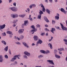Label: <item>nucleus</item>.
<instances>
[{
    "label": "nucleus",
    "mask_w": 67,
    "mask_h": 67,
    "mask_svg": "<svg viewBox=\"0 0 67 67\" xmlns=\"http://www.w3.org/2000/svg\"><path fill=\"white\" fill-rule=\"evenodd\" d=\"M10 10H11L12 11H14V12L17 11H18V9L15 8V7L10 8Z\"/></svg>",
    "instance_id": "obj_1"
},
{
    "label": "nucleus",
    "mask_w": 67,
    "mask_h": 67,
    "mask_svg": "<svg viewBox=\"0 0 67 67\" xmlns=\"http://www.w3.org/2000/svg\"><path fill=\"white\" fill-rule=\"evenodd\" d=\"M40 5L41 6V7L42 8V11H43V12H45V11H46V10H45V8L44 7V6L43 5V4H40Z\"/></svg>",
    "instance_id": "obj_2"
},
{
    "label": "nucleus",
    "mask_w": 67,
    "mask_h": 67,
    "mask_svg": "<svg viewBox=\"0 0 67 67\" xmlns=\"http://www.w3.org/2000/svg\"><path fill=\"white\" fill-rule=\"evenodd\" d=\"M60 25L61 26V27L63 30H65V31L67 30V28L65 27L62 24L60 23Z\"/></svg>",
    "instance_id": "obj_3"
},
{
    "label": "nucleus",
    "mask_w": 67,
    "mask_h": 67,
    "mask_svg": "<svg viewBox=\"0 0 67 67\" xmlns=\"http://www.w3.org/2000/svg\"><path fill=\"white\" fill-rule=\"evenodd\" d=\"M47 61L48 62H49V63H50V64H51V65H55V64H54V62H53V61L52 60H47Z\"/></svg>",
    "instance_id": "obj_4"
},
{
    "label": "nucleus",
    "mask_w": 67,
    "mask_h": 67,
    "mask_svg": "<svg viewBox=\"0 0 67 67\" xmlns=\"http://www.w3.org/2000/svg\"><path fill=\"white\" fill-rule=\"evenodd\" d=\"M24 29H19L18 31V33L20 34H22L24 32Z\"/></svg>",
    "instance_id": "obj_5"
},
{
    "label": "nucleus",
    "mask_w": 67,
    "mask_h": 67,
    "mask_svg": "<svg viewBox=\"0 0 67 67\" xmlns=\"http://www.w3.org/2000/svg\"><path fill=\"white\" fill-rule=\"evenodd\" d=\"M61 11H62V12H63L64 14H66V11L65 10V9L63 8H61L60 9Z\"/></svg>",
    "instance_id": "obj_6"
},
{
    "label": "nucleus",
    "mask_w": 67,
    "mask_h": 67,
    "mask_svg": "<svg viewBox=\"0 0 67 67\" xmlns=\"http://www.w3.org/2000/svg\"><path fill=\"white\" fill-rule=\"evenodd\" d=\"M34 39L35 41H37L38 40V37L36 36H34Z\"/></svg>",
    "instance_id": "obj_7"
},
{
    "label": "nucleus",
    "mask_w": 67,
    "mask_h": 67,
    "mask_svg": "<svg viewBox=\"0 0 67 67\" xmlns=\"http://www.w3.org/2000/svg\"><path fill=\"white\" fill-rule=\"evenodd\" d=\"M24 53L25 54V55H26L28 56H30V53H28V52L26 51L24 52Z\"/></svg>",
    "instance_id": "obj_8"
},
{
    "label": "nucleus",
    "mask_w": 67,
    "mask_h": 67,
    "mask_svg": "<svg viewBox=\"0 0 67 67\" xmlns=\"http://www.w3.org/2000/svg\"><path fill=\"white\" fill-rule=\"evenodd\" d=\"M3 60L2 55H0V62H2Z\"/></svg>",
    "instance_id": "obj_9"
},
{
    "label": "nucleus",
    "mask_w": 67,
    "mask_h": 67,
    "mask_svg": "<svg viewBox=\"0 0 67 67\" xmlns=\"http://www.w3.org/2000/svg\"><path fill=\"white\" fill-rule=\"evenodd\" d=\"M51 31L52 33H53V34H54V31H55V28H52L51 29Z\"/></svg>",
    "instance_id": "obj_10"
},
{
    "label": "nucleus",
    "mask_w": 67,
    "mask_h": 67,
    "mask_svg": "<svg viewBox=\"0 0 67 67\" xmlns=\"http://www.w3.org/2000/svg\"><path fill=\"white\" fill-rule=\"evenodd\" d=\"M5 24H4L3 25L0 26V27L1 29H4V27H5Z\"/></svg>",
    "instance_id": "obj_11"
},
{
    "label": "nucleus",
    "mask_w": 67,
    "mask_h": 67,
    "mask_svg": "<svg viewBox=\"0 0 67 67\" xmlns=\"http://www.w3.org/2000/svg\"><path fill=\"white\" fill-rule=\"evenodd\" d=\"M44 19L47 22H49V20H48V19L47 18V17H44Z\"/></svg>",
    "instance_id": "obj_12"
},
{
    "label": "nucleus",
    "mask_w": 67,
    "mask_h": 67,
    "mask_svg": "<svg viewBox=\"0 0 67 67\" xmlns=\"http://www.w3.org/2000/svg\"><path fill=\"white\" fill-rule=\"evenodd\" d=\"M23 44L24 45V46H26V47H27L28 48L29 46H27V44H26V43H25V42H23Z\"/></svg>",
    "instance_id": "obj_13"
},
{
    "label": "nucleus",
    "mask_w": 67,
    "mask_h": 67,
    "mask_svg": "<svg viewBox=\"0 0 67 67\" xmlns=\"http://www.w3.org/2000/svg\"><path fill=\"white\" fill-rule=\"evenodd\" d=\"M48 46L50 47L51 49H52L53 47H52V45L51 43H49L48 44Z\"/></svg>",
    "instance_id": "obj_14"
},
{
    "label": "nucleus",
    "mask_w": 67,
    "mask_h": 67,
    "mask_svg": "<svg viewBox=\"0 0 67 67\" xmlns=\"http://www.w3.org/2000/svg\"><path fill=\"white\" fill-rule=\"evenodd\" d=\"M1 42L4 45H6L7 43L4 40H3L1 41Z\"/></svg>",
    "instance_id": "obj_15"
},
{
    "label": "nucleus",
    "mask_w": 67,
    "mask_h": 67,
    "mask_svg": "<svg viewBox=\"0 0 67 67\" xmlns=\"http://www.w3.org/2000/svg\"><path fill=\"white\" fill-rule=\"evenodd\" d=\"M46 12H47V13H48L49 14H50V12H51V11H50L48 9H46Z\"/></svg>",
    "instance_id": "obj_16"
},
{
    "label": "nucleus",
    "mask_w": 67,
    "mask_h": 67,
    "mask_svg": "<svg viewBox=\"0 0 67 67\" xmlns=\"http://www.w3.org/2000/svg\"><path fill=\"white\" fill-rule=\"evenodd\" d=\"M16 59L15 58H12V59L11 60V62H14L15 60H16Z\"/></svg>",
    "instance_id": "obj_17"
},
{
    "label": "nucleus",
    "mask_w": 67,
    "mask_h": 67,
    "mask_svg": "<svg viewBox=\"0 0 67 67\" xmlns=\"http://www.w3.org/2000/svg\"><path fill=\"white\" fill-rule=\"evenodd\" d=\"M7 33L8 34H12V32L10 31H7Z\"/></svg>",
    "instance_id": "obj_18"
},
{
    "label": "nucleus",
    "mask_w": 67,
    "mask_h": 67,
    "mask_svg": "<svg viewBox=\"0 0 67 67\" xmlns=\"http://www.w3.org/2000/svg\"><path fill=\"white\" fill-rule=\"evenodd\" d=\"M19 16L20 17H21V18H24V17L25 16V15L24 14L22 15L21 14L19 15Z\"/></svg>",
    "instance_id": "obj_19"
},
{
    "label": "nucleus",
    "mask_w": 67,
    "mask_h": 67,
    "mask_svg": "<svg viewBox=\"0 0 67 67\" xmlns=\"http://www.w3.org/2000/svg\"><path fill=\"white\" fill-rule=\"evenodd\" d=\"M55 57L57 58H60V57L59 55H55Z\"/></svg>",
    "instance_id": "obj_20"
},
{
    "label": "nucleus",
    "mask_w": 67,
    "mask_h": 67,
    "mask_svg": "<svg viewBox=\"0 0 67 67\" xmlns=\"http://www.w3.org/2000/svg\"><path fill=\"white\" fill-rule=\"evenodd\" d=\"M31 15H29V19L30 21H32L33 20V19H32V18H31Z\"/></svg>",
    "instance_id": "obj_21"
},
{
    "label": "nucleus",
    "mask_w": 67,
    "mask_h": 67,
    "mask_svg": "<svg viewBox=\"0 0 67 67\" xmlns=\"http://www.w3.org/2000/svg\"><path fill=\"white\" fill-rule=\"evenodd\" d=\"M38 40H39V41H38V42H38L39 43L41 44L42 43V40H41L40 39H39Z\"/></svg>",
    "instance_id": "obj_22"
},
{
    "label": "nucleus",
    "mask_w": 67,
    "mask_h": 67,
    "mask_svg": "<svg viewBox=\"0 0 67 67\" xmlns=\"http://www.w3.org/2000/svg\"><path fill=\"white\" fill-rule=\"evenodd\" d=\"M39 14L41 15H42V14H43V12H42V11L41 10L40 11V12H39Z\"/></svg>",
    "instance_id": "obj_23"
},
{
    "label": "nucleus",
    "mask_w": 67,
    "mask_h": 67,
    "mask_svg": "<svg viewBox=\"0 0 67 67\" xmlns=\"http://www.w3.org/2000/svg\"><path fill=\"white\" fill-rule=\"evenodd\" d=\"M40 52L42 53H43V54H45V51L43 50H40Z\"/></svg>",
    "instance_id": "obj_24"
},
{
    "label": "nucleus",
    "mask_w": 67,
    "mask_h": 67,
    "mask_svg": "<svg viewBox=\"0 0 67 67\" xmlns=\"http://www.w3.org/2000/svg\"><path fill=\"white\" fill-rule=\"evenodd\" d=\"M58 51H64V48H61L60 49L58 48Z\"/></svg>",
    "instance_id": "obj_25"
},
{
    "label": "nucleus",
    "mask_w": 67,
    "mask_h": 67,
    "mask_svg": "<svg viewBox=\"0 0 67 67\" xmlns=\"http://www.w3.org/2000/svg\"><path fill=\"white\" fill-rule=\"evenodd\" d=\"M8 49V46H7L5 47L4 48V50L5 51H7Z\"/></svg>",
    "instance_id": "obj_26"
},
{
    "label": "nucleus",
    "mask_w": 67,
    "mask_h": 67,
    "mask_svg": "<svg viewBox=\"0 0 67 67\" xmlns=\"http://www.w3.org/2000/svg\"><path fill=\"white\" fill-rule=\"evenodd\" d=\"M37 31V29H33V30H31V32H35Z\"/></svg>",
    "instance_id": "obj_27"
},
{
    "label": "nucleus",
    "mask_w": 67,
    "mask_h": 67,
    "mask_svg": "<svg viewBox=\"0 0 67 67\" xmlns=\"http://www.w3.org/2000/svg\"><path fill=\"white\" fill-rule=\"evenodd\" d=\"M28 22V21L26 20L25 21H24V24L26 26V24H27V23Z\"/></svg>",
    "instance_id": "obj_28"
},
{
    "label": "nucleus",
    "mask_w": 67,
    "mask_h": 67,
    "mask_svg": "<svg viewBox=\"0 0 67 67\" xmlns=\"http://www.w3.org/2000/svg\"><path fill=\"white\" fill-rule=\"evenodd\" d=\"M11 17H13V18H14L15 17V15H14L13 14H12L11 15Z\"/></svg>",
    "instance_id": "obj_29"
},
{
    "label": "nucleus",
    "mask_w": 67,
    "mask_h": 67,
    "mask_svg": "<svg viewBox=\"0 0 67 67\" xmlns=\"http://www.w3.org/2000/svg\"><path fill=\"white\" fill-rule=\"evenodd\" d=\"M31 28H32V29H35V26H34V25H32V26H31Z\"/></svg>",
    "instance_id": "obj_30"
},
{
    "label": "nucleus",
    "mask_w": 67,
    "mask_h": 67,
    "mask_svg": "<svg viewBox=\"0 0 67 67\" xmlns=\"http://www.w3.org/2000/svg\"><path fill=\"white\" fill-rule=\"evenodd\" d=\"M20 40H22L23 38H24V37L23 36L21 35L20 37Z\"/></svg>",
    "instance_id": "obj_31"
},
{
    "label": "nucleus",
    "mask_w": 67,
    "mask_h": 67,
    "mask_svg": "<svg viewBox=\"0 0 67 67\" xmlns=\"http://www.w3.org/2000/svg\"><path fill=\"white\" fill-rule=\"evenodd\" d=\"M21 55H17L14 57H15V58H17V57H20Z\"/></svg>",
    "instance_id": "obj_32"
},
{
    "label": "nucleus",
    "mask_w": 67,
    "mask_h": 67,
    "mask_svg": "<svg viewBox=\"0 0 67 67\" xmlns=\"http://www.w3.org/2000/svg\"><path fill=\"white\" fill-rule=\"evenodd\" d=\"M55 19H57V20H58L59 19V16H56L55 17Z\"/></svg>",
    "instance_id": "obj_33"
},
{
    "label": "nucleus",
    "mask_w": 67,
    "mask_h": 67,
    "mask_svg": "<svg viewBox=\"0 0 67 67\" xmlns=\"http://www.w3.org/2000/svg\"><path fill=\"white\" fill-rule=\"evenodd\" d=\"M48 53H49V51L47 50L45 51V54H48Z\"/></svg>",
    "instance_id": "obj_34"
},
{
    "label": "nucleus",
    "mask_w": 67,
    "mask_h": 67,
    "mask_svg": "<svg viewBox=\"0 0 67 67\" xmlns=\"http://www.w3.org/2000/svg\"><path fill=\"white\" fill-rule=\"evenodd\" d=\"M41 16H42V15H38V19H41Z\"/></svg>",
    "instance_id": "obj_35"
},
{
    "label": "nucleus",
    "mask_w": 67,
    "mask_h": 67,
    "mask_svg": "<svg viewBox=\"0 0 67 67\" xmlns=\"http://www.w3.org/2000/svg\"><path fill=\"white\" fill-rule=\"evenodd\" d=\"M18 21V20H14V22H13V23L14 24H15L16 23V22Z\"/></svg>",
    "instance_id": "obj_36"
},
{
    "label": "nucleus",
    "mask_w": 67,
    "mask_h": 67,
    "mask_svg": "<svg viewBox=\"0 0 67 67\" xmlns=\"http://www.w3.org/2000/svg\"><path fill=\"white\" fill-rule=\"evenodd\" d=\"M41 57H43V56L42 55H39L38 56V58H41Z\"/></svg>",
    "instance_id": "obj_37"
},
{
    "label": "nucleus",
    "mask_w": 67,
    "mask_h": 67,
    "mask_svg": "<svg viewBox=\"0 0 67 67\" xmlns=\"http://www.w3.org/2000/svg\"><path fill=\"white\" fill-rule=\"evenodd\" d=\"M14 38H16V39H18L19 41L20 40V38H19L18 37L17 38H16V36H15L14 37Z\"/></svg>",
    "instance_id": "obj_38"
},
{
    "label": "nucleus",
    "mask_w": 67,
    "mask_h": 67,
    "mask_svg": "<svg viewBox=\"0 0 67 67\" xmlns=\"http://www.w3.org/2000/svg\"><path fill=\"white\" fill-rule=\"evenodd\" d=\"M4 57H5V58H6L7 59H8V56L7 55H5L4 56Z\"/></svg>",
    "instance_id": "obj_39"
},
{
    "label": "nucleus",
    "mask_w": 67,
    "mask_h": 67,
    "mask_svg": "<svg viewBox=\"0 0 67 67\" xmlns=\"http://www.w3.org/2000/svg\"><path fill=\"white\" fill-rule=\"evenodd\" d=\"M45 31H48V32L49 31V30L47 28H45Z\"/></svg>",
    "instance_id": "obj_40"
},
{
    "label": "nucleus",
    "mask_w": 67,
    "mask_h": 67,
    "mask_svg": "<svg viewBox=\"0 0 67 67\" xmlns=\"http://www.w3.org/2000/svg\"><path fill=\"white\" fill-rule=\"evenodd\" d=\"M52 22V24H55V21L53 20Z\"/></svg>",
    "instance_id": "obj_41"
},
{
    "label": "nucleus",
    "mask_w": 67,
    "mask_h": 67,
    "mask_svg": "<svg viewBox=\"0 0 67 67\" xmlns=\"http://www.w3.org/2000/svg\"><path fill=\"white\" fill-rule=\"evenodd\" d=\"M16 44H18L19 45H21V43L19 42H17L16 43Z\"/></svg>",
    "instance_id": "obj_42"
},
{
    "label": "nucleus",
    "mask_w": 67,
    "mask_h": 67,
    "mask_svg": "<svg viewBox=\"0 0 67 67\" xmlns=\"http://www.w3.org/2000/svg\"><path fill=\"white\" fill-rule=\"evenodd\" d=\"M13 5L15 6V7L16 6V3L15 2H14V3H13Z\"/></svg>",
    "instance_id": "obj_43"
},
{
    "label": "nucleus",
    "mask_w": 67,
    "mask_h": 67,
    "mask_svg": "<svg viewBox=\"0 0 67 67\" xmlns=\"http://www.w3.org/2000/svg\"><path fill=\"white\" fill-rule=\"evenodd\" d=\"M24 57L25 58H26V59H27V57L25 55L24 56Z\"/></svg>",
    "instance_id": "obj_44"
},
{
    "label": "nucleus",
    "mask_w": 67,
    "mask_h": 67,
    "mask_svg": "<svg viewBox=\"0 0 67 67\" xmlns=\"http://www.w3.org/2000/svg\"><path fill=\"white\" fill-rule=\"evenodd\" d=\"M36 26L37 27H40V25L38 24Z\"/></svg>",
    "instance_id": "obj_45"
},
{
    "label": "nucleus",
    "mask_w": 67,
    "mask_h": 67,
    "mask_svg": "<svg viewBox=\"0 0 67 67\" xmlns=\"http://www.w3.org/2000/svg\"><path fill=\"white\" fill-rule=\"evenodd\" d=\"M9 53L10 55H11V50H10V49L9 50Z\"/></svg>",
    "instance_id": "obj_46"
},
{
    "label": "nucleus",
    "mask_w": 67,
    "mask_h": 67,
    "mask_svg": "<svg viewBox=\"0 0 67 67\" xmlns=\"http://www.w3.org/2000/svg\"><path fill=\"white\" fill-rule=\"evenodd\" d=\"M2 35H3L4 36H5L6 35V34L5 32H4V33L2 34Z\"/></svg>",
    "instance_id": "obj_47"
},
{
    "label": "nucleus",
    "mask_w": 67,
    "mask_h": 67,
    "mask_svg": "<svg viewBox=\"0 0 67 67\" xmlns=\"http://www.w3.org/2000/svg\"><path fill=\"white\" fill-rule=\"evenodd\" d=\"M32 6H33V7H36V5H35L34 4H32Z\"/></svg>",
    "instance_id": "obj_48"
},
{
    "label": "nucleus",
    "mask_w": 67,
    "mask_h": 67,
    "mask_svg": "<svg viewBox=\"0 0 67 67\" xmlns=\"http://www.w3.org/2000/svg\"><path fill=\"white\" fill-rule=\"evenodd\" d=\"M45 35V33H42L41 34V35H42V36H43V35Z\"/></svg>",
    "instance_id": "obj_49"
},
{
    "label": "nucleus",
    "mask_w": 67,
    "mask_h": 67,
    "mask_svg": "<svg viewBox=\"0 0 67 67\" xmlns=\"http://www.w3.org/2000/svg\"><path fill=\"white\" fill-rule=\"evenodd\" d=\"M24 25H25L24 24H23L22 25V27L23 28H24Z\"/></svg>",
    "instance_id": "obj_50"
},
{
    "label": "nucleus",
    "mask_w": 67,
    "mask_h": 67,
    "mask_svg": "<svg viewBox=\"0 0 67 67\" xmlns=\"http://www.w3.org/2000/svg\"><path fill=\"white\" fill-rule=\"evenodd\" d=\"M12 2V0H9V3H11V2Z\"/></svg>",
    "instance_id": "obj_51"
},
{
    "label": "nucleus",
    "mask_w": 67,
    "mask_h": 67,
    "mask_svg": "<svg viewBox=\"0 0 67 67\" xmlns=\"http://www.w3.org/2000/svg\"><path fill=\"white\" fill-rule=\"evenodd\" d=\"M38 44H39L38 42H37V44H36V46H38Z\"/></svg>",
    "instance_id": "obj_52"
},
{
    "label": "nucleus",
    "mask_w": 67,
    "mask_h": 67,
    "mask_svg": "<svg viewBox=\"0 0 67 67\" xmlns=\"http://www.w3.org/2000/svg\"><path fill=\"white\" fill-rule=\"evenodd\" d=\"M29 7H30V9H31V8H32V5H30Z\"/></svg>",
    "instance_id": "obj_53"
},
{
    "label": "nucleus",
    "mask_w": 67,
    "mask_h": 67,
    "mask_svg": "<svg viewBox=\"0 0 67 67\" xmlns=\"http://www.w3.org/2000/svg\"><path fill=\"white\" fill-rule=\"evenodd\" d=\"M18 26H16V31H18Z\"/></svg>",
    "instance_id": "obj_54"
},
{
    "label": "nucleus",
    "mask_w": 67,
    "mask_h": 67,
    "mask_svg": "<svg viewBox=\"0 0 67 67\" xmlns=\"http://www.w3.org/2000/svg\"><path fill=\"white\" fill-rule=\"evenodd\" d=\"M50 2L52 3L53 2V0H49Z\"/></svg>",
    "instance_id": "obj_55"
},
{
    "label": "nucleus",
    "mask_w": 67,
    "mask_h": 67,
    "mask_svg": "<svg viewBox=\"0 0 67 67\" xmlns=\"http://www.w3.org/2000/svg\"><path fill=\"white\" fill-rule=\"evenodd\" d=\"M45 26L46 27H48V25H46V24L45 25Z\"/></svg>",
    "instance_id": "obj_56"
},
{
    "label": "nucleus",
    "mask_w": 67,
    "mask_h": 67,
    "mask_svg": "<svg viewBox=\"0 0 67 67\" xmlns=\"http://www.w3.org/2000/svg\"><path fill=\"white\" fill-rule=\"evenodd\" d=\"M54 51L55 53H57V51L56 50H55Z\"/></svg>",
    "instance_id": "obj_57"
},
{
    "label": "nucleus",
    "mask_w": 67,
    "mask_h": 67,
    "mask_svg": "<svg viewBox=\"0 0 67 67\" xmlns=\"http://www.w3.org/2000/svg\"><path fill=\"white\" fill-rule=\"evenodd\" d=\"M45 1L46 3H48V0H45Z\"/></svg>",
    "instance_id": "obj_58"
},
{
    "label": "nucleus",
    "mask_w": 67,
    "mask_h": 67,
    "mask_svg": "<svg viewBox=\"0 0 67 67\" xmlns=\"http://www.w3.org/2000/svg\"><path fill=\"white\" fill-rule=\"evenodd\" d=\"M18 14H16L15 15V17H16H16H18Z\"/></svg>",
    "instance_id": "obj_59"
},
{
    "label": "nucleus",
    "mask_w": 67,
    "mask_h": 67,
    "mask_svg": "<svg viewBox=\"0 0 67 67\" xmlns=\"http://www.w3.org/2000/svg\"><path fill=\"white\" fill-rule=\"evenodd\" d=\"M59 53L60 54H62V52L61 51H59Z\"/></svg>",
    "instance_id": "obj_60"
},
{
    "label": "nucleus",
    "mask_w": 67,
    "mask_h": 67,
    "mask_svg": "<svg viewBox=\"0 0 67 67\" xmlns=\"http://www.w3.org/2000/svg\"><path fill=\"white\" fill-rule=\"evenodd\" d=\"M15 64H18V62H17L16 61H15Z\"/></svg>",
    "instance_id": "obj_61"
},
{
    "label": "nucleus",
    "mask_w": 67,
    "mask_h": 67,
    "mask_svg": "<svg viewBox=\"0 0 67 67\" xmlns=\"http://www.w3.org/2000/svg\"><path fill=\"white\" fill-rule=\"evenodd\" d=\"M34 45H35V44H34V43H33L32 44V46H34Z\"/></svg>",
    "instance_id": "obj_62"
},
{
    "label": "nucleus",
    "mask_w": 67,
    "mask_h": 67,
    "mask_svg": "<svg viewBox=\"0 0 67 67\" xmlns=\"http://www.w3.org/2000/svg\"><path fill=\"white\" fill-rule=\"evenodd\" d=\"M57 29H59V27H56Z\"/></svg>",
    "instance_id": "obj_63"
},
{
    "label": "nucleus",
    "mask_w": 67,
    "mask_h": 67,
    "mask_svg": "<svg viewBox=\"0 0 67 67\" xmlns=\"http://www.w3.org/2000/svg\"><path fill=\"white\" fill-rule=\"evenodd\" d=\"M27 11H29H29H30V9L29 8H27Z\"/></svg>",
    "instance_id": "obj_64"
}]
</instances>
